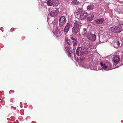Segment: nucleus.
Here are the masks:
<instances>
[{
	"mask_svg": "<svg viewBox=\"0 0 123 123\" xmlns=\"http://www.w3.org/2000/svg\"><path fill=\"white\" fill-rule=\"evenodd\" d=\"M79 65L80 67L87 69L90 68L91 70H97L95 66L93 64H91V63L89 64L88 62L84 63L81 62L79 63Z\"/></svg>",
	"mask_w": 123,
	"mask_h": 123,
	"instance_id": "obj_1",
	"label": "nucleus"
},
{
	"mask_svg": "<svg viewBox=\"0 0 123 123\" xmlns=\"http://www.w3.org/2000/svg\"><path fill=\"white\" fill-rule=\"evenodd\" d=\"M88 52V49L86 48L80 47L78 48L76 50V53L78 55L80 56L84 54H86Z\"/></svg>",
	"mask_w": 123,
	"mask_h": 123,
	"instance_id": "obj_2",
	"label": "nucleus"
},
{
	"mask_svg": "<svg viewBox=\"0 0 123 123\" xmlns=\"http://www.w3.org/2000/svg\"><path fill=\"white\" fill-rule=\"evenodd\" d=\"M100 65L101 66V69L106 71L111 70L113 68H111V65L109 62H108L107 63H104L102 62H100Z\"/></svg>",
	"mask_w": 123,
	"mask_h": 123,
	"instance_id": "obj_3",
	"label": "nucleus"
},
{
	"mask_svg": "<svg viewBox=\"0 0 123 123\" xmlns=\"http://www.w3.org/2000/svg\"><path fill=\"white\" fill-rule=\"evenodd\" d=\"M70 38L66 39V41L67 43L69 45L73 44V46L77 44L78 41L76 39L75 37L72 36H70Z\"/></svg>",
	"mask_w": 123,
	"mask_h": 123,
	"instance_id": "obj_4",
	"label": "nucleus"
},
{
	"mask_svg": "<svg viewBox=\"0 0 123 123\" xmlns=\"http://www.w3.org/2000/svg\"><path fill=\"white\" fill-rule=\"evenodd\" d=\"M66 21L65 17L62 16L60 17L59 19V25L61 30H63L64 25L65 24Z\"/></svg>",
	"mask_w": 123,
	"mask_h": 123,
	"instance_id": "obj_5",
	"label": "nucleus"
},
{
	"mask_svg": "<svg viewBox=\"0 0 123 123\" xmlns=\"http://www.w3.org/2000/svg\"><path fill=\"white\" fill-rule=\"evenodd\" d=\"M111 31L116 33H120L121 31V29L119 27H112L111 28Z\"/></svg>",
	"mask_w": 123,
	"mask_h": 123,
	"instance_id": "obj_6",
	"label": "nucleus"
},
{
	"mask_svg": "<svg viewBox=\"0 0 123 123\" xmlns=\"http://www.w3.org/2000/svg\"><path fill=\"white\" fill-rule=\"evenodd\" d=\"M87 37L89 40L92 41H95L96 38V35L92 34H90L89 35H88Z\"/></svg>",
	"mask_w": 123,
	"mask_h": 123,
	"instance_id": "obj_7",
	"label": "nucleus"
},
{
	"mask_svg": "<svg viewBox=\"0 0 123 123\" xmlns=\"http://www.w3.org/2000/svg\"><path fill=\"white\" fill-rule=\"evenodd\" d=\"M58 12L59 11L58 10H53L49 14L48 16L50 15L51 17H55L58 14Z\"/></svg>",
	"mask_w": 123,
	"mask_h": 123,
	"instance_id": "obj_8",
	"label": "nucleus"
},
{
	"mask_svg": "<svg viewBox=\"0 0 123 123\" xmlns=\"http://www.w3.org/2000/svg\"><path fill=\"white\" fill-rule=\"evenodd\" d=\"M88 15V14L86 12L84 11L80 15V18L81 19H84L86 18Z\"/></svg>",
	"mask_w": 123,
	"mask_h": 123,
	"instance_id": "obj_9",
	"label": "nucleus"
},
{
	"mask_svg": "<svg viewBox=\"0 0 123 123\" xmlns=\"http://www.w3.org/2000/svg\"><path fill=\"white\" fill-rule=\"evenodd\" d=\"M53 32L56 35V36L57 37H58L59 36V35H57L60 34V32L58 30V28L56 26H55L54 27V28Z\"/></svg>",
	"mask_w": 123,
	"mask_h": 123,
	"instance_id": "obj_10",
	"label": "nucleus"
},
{
	"mask_svg": "<svg viewBox=\"0 0 123 123\" xmlns=\"http://www.w3.org/2000/svg\"><path fill=\"white\" fill-rule=\"evenodd\" d=\"M65 50L67 52V54L68 55V57H71V51L70 50V47L68 46H65Z\"/></svg>",
	"mask_w": 123,
	"mask_h": 123,
	"instance_id": "obj_11",
	"label": "nucleus"
},
{
	"mask_svg": "<svg viewBox=\"0 0 123 123\" xmlns=\"http://www.w3.org/2000/svg\"><path fill=\"white\" fill-rule=\"evenodd\" d=\"M104 21V18H101L97 19L95 20V22L97 24H101L103 23Z\"/></svg>",
	"mask_w": 123,
	"mask_h": 123,
	"instance_id": "obj_12",
	"label": "nucleus"
},
{
	"mask_svg": "<svg viewBox=\"0 0 123 123\" xmlns=\"http://www.w3.org/2000/svg\"><path fill=\"white\" fill-rule=\"evenodd\" d=\"M112 59L114 62L116 63H117L120 61L119 57L116 55H113Z\"/></svg>",
	"mask_w": 123,
	"mask_h": 123,
	"instance_id": "obj_13",
	"label": "nucleus"
},
{
	"mask_svg": "<svg viewBox=\"0 0 123 123\" xmlns=\"http://www.w3.org/2000/svg\"><path fill=\"white\" fill-rule=\"evenodd\" d=\"M74 24V26L80 28L82 26V24L81 23L80 21L78 20L75 22Z\"/></svg>",
	"mask_w": 123,
	"mask_h": 123,
	"instance_id": "obj_14",
	"label": "nucleus"
},
{
	"mask_svg": "<svg viewBox=\"0 0 123 123\" xmlns=\"http://www.w3.org/2000/svg\"><path fill=\"white\" fill-rule=\"evenodd\" d=\"M87 18V20L88 21H90L93 19L94 15L93 13H91L90 14H88Z\"/></svg>",
	"mask_w": 123,
	"mask_h": 123,
	"instance_id": "obj_15",
	"label": "nucleus"
},
{
	"mask_svg": "<svg viewBox=\"0 0 123 123\" xmlns=\"http://www.w3.org/2000/svg\"><path fill=\"white\" fill-rule=\"evenodd\" d=\"M80 28L74 26L72 28V31L73 33H77L79 31Z\"/></svg>",
	"mask_w": 123,
	"mask_h": 123,
	"instance_id": "obj_16",
	"label": "nucleus"
},
{
	"mask_svg": "<svg viewBox=\"0 0 123 123\" xmlns=\"http://www.w3.org/2000/svg\"><path fill=\"white\" fill-rule=\"evenodd\" d=\"M70 28V24L68 23L66 25L64 29V32L66 33H67L69 31Z\"/></svg>",
	"mask_w": 123,
	"mask_h": 123,
	"instance_id": "obj_17",
	"label": "nucleus"
},
{
	"mask_svg": "<svg viewBox=\"0 0 123 123\" xmlns=\"http://www.w3.org/2000/svg\"><path fill=\"white\" fill-rule=\"evenodd\" d=\"M120 43L119 42L118 40H117L114 42L113 46L115 48H117L118 46L120 45Z\"/></svg>",
	"mask_w": 123,
	"mask_h": 123,
	"instance_id": "obj_18",
	"label": "nucleus"
},
{
	"mask_svg": "<svg viewBox=\"0 0 123 123\" xmlns=\"http://www.w3.org/2000/svg\"><path fill=\"white\" fill-rule=\"evenodd\" d=\"M87 28H84L83 29V31L82 32V34L84 36H86L87 35Z\"/></svg>",
	"mask_w": 123,
	"mask_h": 123,
	"instance_id": "obj_19",
	"label": "nucleus"
},
{
	"mask_svg": "<svg viewBox=\"0 0 123 123\" xmlns=\"http://www.w3.org/2000/svg\"><path fill=\"white\" fill-rule=\"evenodd\" d=\"M53 6H57L59 4L58 0H52Z\"/></svg>",
	"mask_w": 123,
	"mask_h": 123,
	"instance_id": "obj_20",
	"label": "nucleus"
},
{
	"mask_svg": "<svg viewBox=\"0 0 123 123\" xmlns=\"http://www.w3.org/2000/svg\"><path fill=\"white\" fill-rule=\"evenodd\" d=\"M94 7V6L92 4L88 6L87 7V9L88 10H92Z\"/></svg>",
	"mask_w": 123,
	"mask_h": 123,
	"instance_id": "obj_21",
	"label": "nucleus"
},
{
	"mask_svg": "<svg viewBox=\"0 0 123 123\" xmlns=\"http://www.w3.org/2000/svg\"><path fill=\"white\" fill-rule=\"evenodd\" d=\"M52 0H48L47 2V5L49 6H51L53 5Z\"/></svg>",
	"mask_w": 123,
	"mask_h": 123,
	"instance_id": "obj_22",
	"label": "nucleus"
},
{
	"mask_svg": "<svg viewBox=\"0 0 123 123\" xmlns=\"http://www.w3.org/2000/svg\"><path fill=\"white\" fill-rule=\"evenodd\" d=\"M78 11L80 15V14H82L83 12L82 9L81 8H79L78 9Z\"/></svg>",
	"mask_w": 123,
	"mask_h": 123,
	"instance_id": "obj_23",
	"label": "nucleus"
},
{
	"mask_svg": "<svg viewBox=\"0 0 123 123\" xmlns=\"http://www.w3.org/2000/svg\"><path fill=\"white\" fill-rule=\"evenodd\" d=\"M72 3H73L75 4H78V1L76 0H74L73 1H72Z\"/></svg>",
	"mask_w": 123,
	"mask_h": 123,
	"instance_id": "obj_24",
	"label": "nucleus"
},
{
	"mask_svg": "<svg viewBox=\"0 0 123 123\" xmlns=\"http://www.w3.org/2000/svg\"><path fill=\"white\" fill-rule=\"evenodd\" d=\"M79 13L78 12H76L74 13L75 15V16H78L79 15Z\"/></svg>",
	"mask_w": 123,
	"mask_h": 123,
	"instance_id": "obj_25",
	"label": "nucleus"
},
{
	"mask_svg": "<svg viewBox=\"0 0 123 123\" xmlns=\"http://www.w3.org/2000/svg\"><path fill=\"white\" fill-rule=\"evenodd\" d=\"M121 62H122V63H123V58L121 59ZM123 63L122 64V65H123Z\"/></svg>",
	"mask_w": 123,
	"mask_h": 123,
	"instance_id": "obj_26",
	"label": "nucleus"
},
{
	"mask_svg": "<svg viewBox=\"0 0 123 123\" xmlns=\"http://www.w3.org/2000/svg\"><path fill=\"white\" fill-rule=\"evenodd\" d=\"M41 0L43 2H45V1H46L47 0Z\"/></svg>",
	"mask_w": 123,
	"mask_h": 123,
	"instance_id": "obj_27",
	"label": "nucleus"
},
{
	"mask_svg": "<svg viewBox=\"0 0 123 123\" xmlns=\"http://www.w3.org/2000/svg\"><path fill=\"white\" fill-rule=\"evenodd\" d=\"M5 38V36H4L3 37Z\"/></svg>",
	"mask_w": 123,
	"mask_h": 123,
	"instance_id": "obj_28",
	"label": "nucleus"
}]
</instances>
